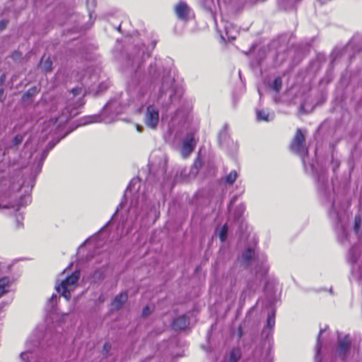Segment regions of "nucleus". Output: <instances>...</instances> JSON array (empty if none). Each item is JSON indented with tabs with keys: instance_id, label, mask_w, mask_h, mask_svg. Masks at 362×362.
<instances>
[{
	"instance_id": "obj_1",
	"label": "nucleus",
	"mask_w": 362,
	"mask_h": 362,
	"mask_svg": "<svg viewBox=\"0 0 362 362\" xmlns=\"http://www.w3.org/2000/svg\"><path fill=\"white\" fill-rule=\"evenodd\" d=\"M182 93L181 86L175 83L169 73L163 76L156 99H152L146 103L143 118L145 125L151 129H156L160 122L159 107L162 106L168 110L171 105L180 99Z\"/></svg>"
},
{
	"instance_id": "obj_2",
	"label": "nucleus",
	"mask_w": 362,
	"mask_h": 362,
	"mask_svg": "<svg viewBox=\"0 0 362 362\" xmlns=\"http://www.w3.org/2000/svg\"><path fill=\"white\" fill-rule=\"evenodd\" d=\"M122 95L111 99L103 108L100 115H92L81 119V125H86L95 122L111 123L116 117L124 109L122 104Z\"/></svg>"
},
{
	"instance_id": "obj_3",
	"label": "nucleus",
	"mask_w": 362,
	"mask_h": 362,
	"mask_svg": "<svg viewBox=\"0 0 362 362\" xmlns=\"http://www.w3.org/2000/svg\"><path fill=\"white\" fill-rule=\"evenodd\" d=\"M79 278L80 272L75 271L56 284L57 291L69 300L71 298V293L78 286Z\"/></svg>"
},
{
	"instance_id": "obj_4",
	"label": "nucleus",
	"mask_w": 362,
	"mask_h": 362,
	"mask_svg": "<svg viewBox=\"0 0 362 362\" xmlns=\"http://www.w3.org/2000/svg\"><path fill=\"white\" fill-rule=\"evenodd\" d=\"M347 259L351 264L352 276L362 282V255L359 247H353L348 253Z\"/></svg>"
},
{
	"instance_id": "obj_5",
	"label": "nucleus",
	"mask_w": 362,
	"mask_h": 362,
	"mask_svg": "<svg viewBox=\"0 0 362 362\" xmlns=\"http://www.w3.org/2000/svg\"><path fill=\"white\" fill-rule=\"evenodd\" d=\"M99 70H95L93 72L90 73L88 71L86 75L83 76L81 78L83 84L86 86H89L88 90L90 93L93 92L95 95L98 94L99 93L105 90L108 84L107 83H102L98 85V89H95V83H96L99 80Z\"/></svg>"
},
{
	"instance_id": "obj_6",
	"label": "nucleus",
	"mask_w": 362,
	"mask_h": 362,
	"mask_svg": "<svg viewBox=\"0 0 362 362\" xmlns=\"http://www.w3.org/2000/svg\"><path fill=\"white\" fill-rule=\"evenodd\" d=\"M304 142L305 135L301 129H298L291 144V149L302 158V161L305 166V156L308 153V148L305 147Z\"/></svg>"
},
{
	"instance_id": "obj_7",
	"label": "nucleus",
	"mask_w": 362,
	"mask_h": 362,
	"mask_svg": "<svg viewBox=\"0 0 362 362\" xmlns=\"http://www.w3.org/2000/svg\"><path fill=\"white\" fill-rule=\"evenodd\" d=\"M329 216L337 221V223L336 225L337 237L341 243H344L347 237V232L345 228L344 216H342L341 213L335 211L334 204L332 205V210L329 212Z\"/></svg>"
},
{
	"instance_id": "obj_8",
	"label": "nucleus",
	"mask_w": 362,
	"mask_h": 362,
	"mask_svg": "<svg viewBox=\"0 0 362 362\" xmlns=\"http://www.w3.org/2000/svg\"><path fill=\"white\" fill-rule=\"evenodd\" d=\"M139 186L140 180L138 178H134L131 180L124 193V197L127 198L135 191V194H134V197L132 198L130 202L129 213H137L136 211L139 204V196L136 194Z\"/></svg>"
},
{
	"instance_id": "obj_9",
	"label": "nucleus",
	"mask_w": 362,
	"mask_h": 362,
	"mask_svg": "<svg viewBox=\"0 0 362 362\" xmlns=\"http://www.w3.org/2000/svg\"><path fill=\"white\" fill-rule=\"evenodd\" d=\"M71 115L72 113L69 112L67 109L66 112H64L59 117L51 119L48 123H46L43 132L47 134V132L50 133L53 130L62 127L71 118Z\"/></svg>"
},
{
	"instance_id": "obj_10",
	"label": "nucleus",
	"mask_w": 362,
	"mask_h": 362,
	"mask_svg": "<svg viewBox=\"0 0 362 362\" xmlns=\"http://www.w3.org/2000/svg\"><path fill=\"white\" fill-rule=\"evenodd\" d=\"M8 199H10V197L7 195L4 198L0 197V209H15L17 211L21 206H25L30 202L29 195L22 197L18 204L10 202V201L7 200Z\"/></svg>"
},
{
	"instance_id": "obj_11",
	"label": "nucleus",
	"mask_w": 362,
	"mask_h": 362,
	"mask_svg": "<svg viewBox=\"0 0 362 362\" xmlns=\"http://www.w3.org/2000/svg\"><path fill=\"white\" fill-rule=\"evenodd\" d=\"M196 146L194 134H188L184 141L182 147V155L184 158L187 157L194 150Z\"/></svg>"
},
{
	"instance_id": "obj_12",
	"label": "nucleus",
	"mask_w": 362,
	"mask_h": 362,
	"mask_svg": "<svg viewBox=\"0 0 362 362\" xmlns=\"http://www.w3.org/2000/svg\"><path fill=\"white\" fill-rule=\"evenodd\" d=\"M350 344L351 340L349 336H344V337H339L337 354L342 359L345 358L346 353L349 351Z\"/></svg>"
},
{
	"instance_id": "obj_13",
	"label": "nucleus",
	"mask_w": 362,
	"mask_h": 362,
	"mask_svg": "<svg viewBox=\"0 0 362 362\" xmlns=\"http://www.w3.org/2000/svg\"><path fill=\"white\" fill-rule=\"evenodd\" d=\"M175 11L178 18L187 21L190 13V8L185 2H180L175 7Z\"/></svg>"
},
{
	"instance_id": "obj_14",
	"label": "nucleus",
	"mask_w": 362,
	"mask_h": 362,
	"mask_svg": "<svg viewBox=\"0 0 362 362\" xmlns=\"http://www.w3.org/2000/svg\"><path fill=\"white\" fill-rule=\"evenodd\" d=\"M189 324V319L186 315H182L175 319L173 323L172 327L175 330L185 329Z\"/></svg>"
},
{
	"instance_id": "obj_15",
	"label": "nucleus",
	"mask_w": 362,
	"mask_h": 362,
	"mask_svg": "<svg viewBox=\"0 0 362 362\" xmlns=\"http://www.w3.org/2000/svg\"><path fill=\"white\" fill-rule=\"evenodd\" d=\"M127 293L125 292L121 293L119 295L117 296L112 303V310H118L119 309L123 304L127 300Z\"/></svg>"
},
{
	"instance_id": "obj_16",
	"label": "nucleus",
	"mask_w": 362,
	"mask_h": 362,
	"mask_svg": "<svg viewBox=\"0 0 362 362\" xmlns=\"http://www.w3.org/2000/svg\"><path fill=\"white\" fill-rule=\"evenodd\" d=\"M20 357L23 362H39L36 355L30 351L21 353Z\"/></svg>"
},
{
	"instance_id": "obj_17",
	"label": "nucleus",
	"mask_w": 362,
	"mask_h": 362,
	"mask_svg": "<svg viewBox=\"0 0 362 362\" xmlns=\"http://www.w3.org/2000/svg\"><path fill=\"white\" fill-rule=\"evenodd\" d=\"M257 273H261L262 275L265 274L269 270V265L267 264L266 259L262 257L257 262Z\"/></svg>"
},
{
	"instance_id": "obj_18",
	"label": "nucleus",
	"mask_w": 362,
	"mask_h": 362,
	"mask_svg": "<svg viewBox=\"0 0 362 362\" xmlns=\"http://www.w3.org/2000/svg\"><path fill=\"white\" fill-rule=\"evenodd\" d=\"M10 289V280L8 277L0 279V297L8 293Z\"/></svg>"
},
{
	"instance_id": "obj_19",
	"label": "nucleus",
	"mask_w": 362,
	"mask_h": 362,
	"mask_svg": "<svg viewBox=\"0 0 362 362\" xmlns=\"http://www.w3.org/2000/svg\"><path fill=\"white\" fill-rule=\"evenodd\" d=\"M257 118L259 121L269 122L273 119L274 114L264 110H258L257 112Z\"/></svg>"
},
{
	"instance_id": "obj_20",
	"label": "nucleus",
	"mask_w": 362,
	"mask_h": 362,
	"mask_svg": "<svg viewBox=\"0 0 362 362\" xmlns=\"http://www.w3.org/2000/svg\"><path fill=\"white\" fill-rule=\"evenodd\" d=\"M254 255H255L254 250L248 248V249L245 250L244 251V252L243 253V255L241 257V261L245 265H248L250 264V259L254 257Z\"/></svg>"
},
{
	"instance_id": "obj_21",
	"label": "nucleus",
	"mask_w": 362,
	"mask_h": 362,
	"mask_svg": "<svg viewBox=\"0 0 362 362\" xmlns=\"http://www.w3.org/2000/svg\"><path fill=\"white\" fill-rule=\"evenodd\" d=\"M325 332V329H321L320 331L318 337H317V345H316V355H315V362H320L319 357H320V352L321 344H322L321 338Z\"/></svg>"
},
{
	"instance_id": "obj_22",
	"label": "nucleus",
	"mask_w": 362,
	"mask_h": 362,
	"mask_svg": "<svg viewBox=\"0 0 362 362\" xmlns=\"http://www.w3.org/2000/svg\"><path fill=\"white\" fill-rule=\"evenodd\" d=\"M52 62L51 59L47 57H43L40 62V67L45 71H50L52 69Z\"/></svg>"
},
{
	"instance_id": "obj_23",
	"label": "nucleus",
	"mask_w": 362,
	"mask_h": 362,
	"mask_svg": "<svg viewBox=\"0 0 362 362\" xmlns=\"http://www.w3.org/2000/svg\"><path fill=\"white\" fill-rule=\"evenodd\" d=\"M241 356V353L239 349H233L229 355L228 362H237Z\"/></svg>"
},
{
	"instance_id": "obj_24",
	"label": "nucleus",
	"mask_w": 362,
	"mask_h": 362,
	"mask_svg": "<svg viewBox=\"0 0 362 362\" xmlns=\"http://www.w3.org/2000/svg\"><path fill=\"white\" fill-rule=\"evenodd\" d=\"M86 92V90L81 87H76L72 89L73 97L76 98L77 102H78L81 96L85 95Z\"/></svg>"
},
{
	"instance_id": "obj_25",
	"label": "nucleus",
	"mask_w": 362,
	"mask_h": 362,
	"mask_svg": "<svg viewBox=\"0 0 362 362\" xmlns=\"http://www.w3.org/2000/svg\"><path fill=\"white\" fill-rule=\"evenodd\" d=\"M238 177V174L235 170L231 171L228 175L225 177V182L228 184H233Z\"/></svg>"
},
{
	"instance_id": "obj_26",
	"label": "nucleus",
	"mask_w": 362,
	"mask_h": 362,
	"mask_svg": "<svg viewBox=\"0 0 362 362\" xmlns=\"http://www.w3.org/2000/svg\"><path fill=\"white\" fill-rule=\"evenodd\" d=\"M104 275V269L100 268L99 269L96 270L93 276H91V280L93 281H96L99 279H100Z\"/></svg>"
},
{
	"instance_id": "obj_27",
	"label": "nucleus",
	"mask_w": 362,
	"mask_h": 362,
	"mask_svg": "<svg viewBox=\"0 0 362 362\" xmlns=\"http://www.w3.org/2000/svg\"><path fill=\"white\" fill-rule=\"evenodd\" d=\"M228 228L226 225H224L218 232V236L221 242H224L227 237Z\"/></svg>"
},
{
	"instance_id": "obj_28",
	"label": "nucleus",
	"mask_w": 362,
	"mask_h": 362,
	"mask_svg": "<svg viewBox=\"0 0 362 362\" xmlns=\"http://www.w3.org/2000/svg\"><path fill=\"white\" fill-rule=\"evenodd\" d=\"M275 324V318H274V312L272 311L267 317V326L269 328H272Z\"/></svg>"
},
{
	"instance_id": "obj_29",
	"label": "nucleus",
	"mask_w": 362,
	"mask_h": 362,
	"mask_svg": "<svg viewBox=\"0 0 362 362\" xmlns=\"http://www.w3.org/2000/svg\"><path fill=\"white\" fill-rule=\"evenodd\" d=\"M281 85H282V81H281V78L277 77L274 81L272 88L274 90L279 91L281 87Z\"/></svg>"
},
{
	"instance_id": "obj_30",
	"label": "nucleus",
	"mask_w": 362,
	"mask_h": 362,
	"mask_svg": "<svg viewBox=\"0 0 362 362\" xmlns=\"http://www.w3.org/2000/svg\"><path fill=\"white\" fill-rule=\"evenodd\" d=\"M59 139L55 141H51L48 144V149L42 153V158L45 159L48 153V151L54 148V146L59 142Z\"/></svg>"
},
{
	"instance_id": "obj_31",
	"label": "nucleus",
	"mask_w": 362,
	"mask_h": 362,
	"mask_svg": "<svg viewBox=\"0 0 362 362\" xmlns=\"http://www.w3.org/2000/svg\"><path fill=\"white\" fill-rule=\"evenodd\" d=\"M23 137L22 135H21V134L16 135L13 141V145L18 146L23 141Z\"/></svg>"
},
{
	"instance_id": "obj_32",
	"label": "nucleus",
	"mask_w": 362,
	"mask_h": 362,
	"mask_svg": "<svg viewBox=\"0 0 362 362\" xmlns=\"http://www.w3.org/2000/svg\"><path fill=\"white\" fill-rule=\"evenodd\" d=\"M361 223V218L359 216H356L355 218V223H354V230H355L356 233L358 232V230L360 228Z\"/></svg>"
},
{
	"instance_id": "obj_33",
	"label": "nucleus",
	"mask_w": 362,
	"mask_h": 362,
	"mask_svg": "<svg viewBox=\"0 0 362 362\" xmlns=\"http://www.w3.org/2000/svg\"><path fill=\"white\" fill-rule=\"evenodd\" d=\"M141 54H142V56L144 55V50L142 51V52H141V51H139V52L137 53L136 56L133 59V63L134 64H136L137 62L139 63V61L140 59V57H141Z\"/></svg>"
},
{
	"instance_id": "obj_34",
	"label": "nucleus",
	"mask_w": 362,
	"mask_h": 362,
	"mask_svg": "<svg viewBox=\"0 0 362 362\" xmlns=\"http://www.w3.org/2000/svg\"><path fill=\"white\" fill-rule=\"evenodd\" d=\"M158 70L157 68L153 66H151L150 70H149V74L152 76V78L155 77V76L157 74Z\"/></svg>"
},
{
	"instance_id": "obj_35",
	"label": "nucleus",
	"mask_w": 362,
	"mask_h": 362,
	"mask_svg": "<svg viewBox=\"0 0 362 362\" xmlns=\"http://www.w3.org/2000/svg\"><path fill=\"white\" fill-rule=\"evenodd\" d=\"M226 37L228 40H234L235 39L236 36L234 35H232L230 32L229 31V29L228 28H226Z\"/></svg>"
},
{
	"instance_id": "obj_36",
	"label": "nucleus",
	"mask_w": 362,
	"mask_h": 362,
	"mask_svg": "<svg viewBox=\"0 0 362 362\" xmlns=\"http://www.w3.org/2000/svg\"><path fill=\"white\" fill-rule=\"evenodd\" d=\"M227 137V133L226 132H221L218 136L220 144H222V139Z\"/></svg>"
},
{
	"instance_id": "obj_37",
	"label": "nucleus",
	"mask_w": 362,
	"mask_h": 362,
	"mask_svg": "<svg viewBox=\"0 0 362 362\" xmlns=\"http://www.w3.org/2000/svg\"><path fill=\"white\" fill-rule=\"evenodd\" d=\"M151 313V308L149 306H146L143 310V315L146 316Z\"/></svg>"
},
{
	"instance_id": "obj_38",
	"label": "nucleus",
	"mask_w": 362,
	"mask_h": 362,
	"mask_svg": "<svg viewBox=\"0 0 362 362\" xmlns=\"http://www.w3.org/2000/svg\"><path fill=\"white\" fill-rule=\"evenodd\" d=\"M5 306V304L4 303H0V320L2 319V317H4V310H3V308Z\"/></svg>"
},
{
	"instance_id": "obj_39",
	"label": "nucleus",
	"mask_w": 362,
	"mask_h": 362,
	"mask_svg": "<svg viewBox=\"0 0 362 362\" xmlns=\"http://www.w3.org/2000/svg\"><path fill=\"white\" fill-rule=\"evenodd\" d=\"M7 24L6 21H2L0 22V30H3Z\"/></svg>"
},
{
	"instance_id": "obj_40",
	"label": "nucleus",
	"mask_w": 362,
	"mask_h": 362,
	"mask_svg": "<svg viewBox=\"0 0 362 362\" xmlns=\"http://www.w3.org/2000/svg\"><path fill=\"white\" fill-rule=\"evenodd\" d=\"M142 129H143L142 127H141L139 125H136V129H137L138 132H142Z\"/></svg>"
},
{
	"instance_id": "obj_41",
	"label": "nucleus",
	"mask_w": 362,
	"mask_h": 362,
	"mask_svg": "<svg viewBox=\"0 0 362 362\" xmlns=\"http://www.w3.org/2000/svg\"><path fill=\"white\" fill-rule=\"evenodd\" d=\"M110 345L109 344H107V343L105 344V345H104V349H105V350H107V349H110Z\"/></svg>"
},
{
	"instance_id": "obj_42",
	"label": "nucleus",
	"mask_w": 362,
	"mask_h": 362,
	"mask_svg": "<svg viewBox=\"0 0 362 362\" xmlns=\"http://www.w3.org/2000/svg\"><path fill=\"white\" fill-rule=\"evenodd\" d=\"M266 291H267V292H269V285H267V286H266Z\"/></svg>"
},
{
	"instance_id": "obj_43",
	"label": "nucleus",
	"mask_w": 362,
	"mask_h": 362,
	"mask_svg": "<svg viewBox=\"0 0 362 362\" xmlns=\"http://www.w3.org/2000/svg\"><path fill=\"white\" fill-rule=\"evenodd\" d=\"M91 2L93 4H95V0H88V3Z\"/></svg>"
},
{
	"instance_id": "obj_44",
	"label": "nucleus",
	"mask_w": 362,
	"mask_h": 362,
	"mask_svg": "<svg viewBox=\"0 0 362 362\" xmlns=\"http://www.w3.org/2000/svg\"><path fill=\"white\" fill-rule=\"evenodd\" d=\"M17 55H18V53H17V52L14 53V54H13V58H14V59H15L16 57H17Z\"/></svg>"
},
{
	"instance_id": "obj_45",
	"label": "nucleus",
	"mask_w": 362,
	"mask_h": 362,
	"mask_svg": "<svg viewBox=\"0 0 362 362\" xmlns=\"http://www.w3.org/2000/svg\"><path fill=\"white\" fill-rule=\"evenodd\" d=\"M57 298V296H52V298H51V300H53L54 299H56Z\"/></svg>"
},
{
	"instance_id": "obj_46",
	"label": "nucleus",
	"mask_w": 362,
	"mask_h": 362,
	"mask_svg": "<svg viewBox=\"0 0 362 362\" xmlns=\"http://www.w3.org/2000/svg\"><path fill=\"white\" fill-rule=\"evenodd\" d=\"M233 201H234L233 199L230 201V206H229V207H230V208L231 207V206H232V204H233Z\"/></svg>"
},
{
	"instance_id": "obj_47",
	"label": "nucleus",
	"mask_w": 362,
	"mask_h": 362,
	"mask_svg": "<svg viewBox=\"0 0 362 362\" xmlns=\"http://www.w3.org/2000/svg\"><path fill=\"white\" fill-rule=\"evenodd\" d=\"M326 180V177L325 176L322 177V182H324Z\"/></svg>"
},
{
	"instance_id": "obj_48",
	"label": "nucleus",
	"mask_w": 362,
	"mask_h": 362,
	"mask_svg": "<svg viewBox=\"0 0 362 362\" xmlns=\"http://www.w3.org/2000/svg\"><path fill=\"white\" fill-rule=\"evenodd\" d=\"M229 29V31L230 32V28H233V25H230V27H227Z\"/></svg>"
},
{
	"instance_id": "obj_49",
	"label": "nucleus",
	"mask_w": 362,
	"mask_h": 362,
	"mask_svg": "<svg viewBox=\"0 0 362 362\" xmlns=\"http://www.w3.org/2000/svg\"><path fill=\"white\" fill-rule=\"evenodd\" d=\"M119 206H120L121 207H122V206H123V202H121V203H120V204H119Z\"/></svg>"
},
{
	"instance_id": "obj_50",
	"label": "nucleus",
	"mask_w": 362,
	"mask_h": 362,
	"mask_svg": "<svg viewBox=\"0 0 362 362\" xmlns=\"http://www.w3.org/2000/svg\"><path fill=\"white\" fill-rule=\"evenodd\" d=\"M221 38H222L223 40H225V37H224V36L221 35Z\"/></svg>"
}]
</instances>
